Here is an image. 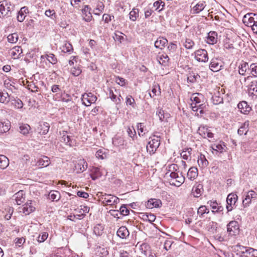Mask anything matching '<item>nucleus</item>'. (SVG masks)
Segmentation results:
<instances>
[{
	"label": "nucleus",
	"mask_w": 257,
	"mask_h": 257,
	"mask_svg": "<svg viewBox=\"0 0 257 257\" xmlns=\"http://www.w3.org/2000/svg\"><path fill=\"white\" fill-rule=\"evenodd\" d=\"M178 169V166L176 164H172L169 166V172L170 178L169 179V183L171 185H174L177 187L180 186L184 182L185 177L179 172L176 171ZM169 172H167L166 176Z\"/></svg>",
	"instance_id": "1"
},
{
	"label": "nucleus",
	"mask_w": 257,
	"mask_h": 257,
	"mask_svg": "<svg viewBox=\"0 0 257 257\" xmlns=\"http://www.w3.org/2000/svg\"><path fill=\"white\" fill-rule=\"evenodd\" d=\"M15 6L9 1L5 0L0 2V18L12 16Z\"/></svg>",
	"instance_id": "2"
},
{
	"label": "nucleus",
	"mask_w": 257,
	"mask_h": 257,
	"mask_svg": "<svg viewBox=\"0 0 257 257\" xmlns=\"http://www.w3.org/2000/svg\"><path fill=\"white\" fill-rule=\"evenodd\" d=\"M242 22L246 26L251 27L253 32L257 34V14H246L244 16Z\"/></svg>",
	"instance_id": "3"
},
{
	"label": "nucleus",
	"mask_w": 257,
	"mask_h": 257,
	"mask_svg": "<svg viewBox=\"0 0 257 257\" xmlns=\"http://www.w3.org/2000/svg\"><path fill=\"white\" fill-rule=\"evenodd\" d=\"M153 137L157 138L152 139L150 137V139H151V140L148 142L147 146V151L150 155L154 154L160 145V141L159 139V137L155 135H154Z\"/></svg>",
	"instance_id": "4"
},
{
	"label": "nucleus",
	"mask_w": 257,
	"mask_h": 257,
	"mask_svg": "<svg viewBox=\"0 0 257 257\" xmlns=\"http://www.w3.org/2000/svg\"><path fill=\"white\" fill-rule=\"evenodd\" d=\"M102 203L105 205H111L114 203H117L119 201V199L117 197L111 194H105L101 197Z\"/></svg>",
	"instance_id": "5"
},
{
	"label": "nucleus",
	"mask_w": 257,
	"mask_h": 257,
	"mask_svg": "<svg viewBox=\"0 0 257 257\" xmlns=\"http://www.w3.org/2000/svg\"><path fill=\"white\" fill-rule=\"evenodd\" d=\"M195 58L199 62H206L208 60V54L205 49H199L195 52Z\"/></svg>",
	"instance_id": "6"
},
{
	"label": "nucleus",
	"mask_w": 257,
	"mask_h": 257,
	"mask_svg": "<svg viewBox=\"0 0 257 257\" xmlns=\"http://www.w3.org/2000/svg\"><path fill=\"white\" fill-rule=\"evenodd\" d=\"M33 202L32 201H29L22 207L19 208V211L22 212L26 215H29L31 212H33L35 210V207L32 205Z\"/></svg>",
	"instance_id": "7"
},
{
	"label": "nucleus",
	"mask_w": 257,
	"mask_h": 257,
	"mask_svg": "<svg viewBox=\"0 0 257 257\" xmlns=\"http://www.w3.org/2000/svg\"><path fill=\"white\" fill-rule=\"evenodd\" d=\"M97 100V97L94 96L92 93H84L82 96V101L83 104L85 106H89L91 103L95 102Z\"/></svg>",
	"instance_id": "8"
},
{
	"label": "nucleus",
	"mask_w": 257,
	"mask_h": 257,
	"mask_svg": "<svg viewBox=\"0 0 257 257\" xmlns=\"http://www.w3.org/2000/svg\"><path fill=\"white\" fill-rule=\"evenodd\" d=\"M237 200V196L234 194H229L228 195L226 199V209L228 212L231 211L232 209V206L235 205Z\"/></svg>",
	"instance_id": "9"
},
{
	"label": "nucleus",
	"mask_w": 257,
	"mask_h": 257,
	"mask_svg": "<svg viewBox=\"0 0 257 257\" xmlns=\"http://www.w3.org/2000/svg\"><path fill=\"white\" fill-rule=\"evenodd\" d=\"M238 225L237 222L231 221L227 225V230L231 235H235L238 232Z\"/></svg>",
	"instance_id": "10"
},
{
	"label": "nucleus",
	"mask_w": 257,
	"mask_h": 257,
	"mask_svg": "<svg viewBox=\"0 0 257 257\" xmlns=\"http://www.w3.org/2000/svg\"><path fill=\"white\" fill-rule=\"evenodd\" d=\"M256 193L253 190H250L245 196V198L242 201L243 205L244 207L248 206L251 202V199L255 198L256 197Z\"/></svg>",
	"instance_id": "11"
},
{
	"label": "nucleus",
	"mask_w": 257,
	"mask_h": 257,
	"mask_svg": "<svg viewBox=\"0 0 257 257\" xmlns=\"http://www.w3.org/2000/svg\"><path fill=\"white\" fill-rule=\"evenodd\" d=\"M222 67V62L217 59H213L209 65L210 70L213 72L219 71Z\"/></svg>",
	"instance_id": "12"
},
{
	"label": "nucleus",
	"mask_w": 257,
	"mask_h": 257,
	"mask_svg": "<svg viewBox=\"0 0 257 257\" xmlns=\"http://www.w3.org/2000/svg\"><path fill=\"white\" fill-rule=\"evenodd\" d=\"M87 168V163L84 159L79 160L75 166V170L77 171V173L83 172Z\"/></svg>",
	"instance_id": "13"
},
{
	"label": "nucleus",
	"mask_w": 257,
	"mask_h": 257,
	"mask_svg": "<svg viewBox=\"0 0 257 257\" xmlns=\"http://www.w3.org/2000/svg\"><path fill=\"white\" fill-rule=\"evenodd\" d=\"M91 9L88 6L85 5L82 10V16L83 19L86 22H90L92 18V14L90 12Z\"/></svg>",
	"instance_id": "14"
},
{
	"label": "nucleus",
	"mask_w": 257,
	"mask_h": 257,
	"mask_svg": "<svg viewBox=\"0 0 257 257\" xmlns=\"http://www.w3.org/2000/svg\"><path fill=\"white\" fill-rule=\"evenodd\" d=\"M116 234L120 238L126 239L129 236L130 232L125 226H121L118 229Z\"/></svg>",
	"instance_id": "15"
},
{
	"label": "nucleus",
	"mask_w": 257,
	"mask_h": 257,
	"mask_svg": "<svg viewBox=\"0 0 257 257\" xmlns=\"http://www.w3.org/2000/svg\"><path fill=\"white\" fill-rule=\"evenodd\" d=\"M223 93L221 94L219 91L214 93V94L211 97V100L212 103L215 105H217L223 103Z\"/></svg>",
	"instance_id": "16"
},
{
	"label": "nucleus",
	"mask_w": 257,
	"mask_h": 257,
	"mask_svg": "<svg viewBox=\"0 0 257 257\" xmlns=\"http://www.w3.org/2000/svg\"><path fill=\"white\" fill-rule=\"evenodd\" d=\"M237 107L238 109L240 110V112L243 114H247L251 109V107L247 104V102L245 101L240 102L238 104Z\"/></svg>",
	"instance_id": "17"
},
{
	"label": "nucleus",
	"mask_w": 257,
	"mask_h": 257,
	"mask_svg": "<svg viewBox=\"0 0 257 257\" xmlns=\"http://www.w3.org/2000/svg\"><path fill=\"white\" fill-rule=\"evenodd\" d=\"M162 205V202L159 199H151L148 201L146 203V206L149 208H153L154 207H160Z\"/></svg>",
	"instance_id": "18"
},
{
	"label": "nucleus",
	"mask_w": 257,
	"mask_h": 257,
	"mask_svg": "<svg viewBox=\"0 0 257 257\" xmlns=\"http://www.w3.org/2000/svg\"><path fill=\"white\" fill-rule=\"evenodd\" d=\"M217 41V34L216 32L210 31L208 33L206 42L209 44H215Z\"/></svg>",
	"instance_id": "19"
},
{
	"label": "nucleus",
	"mask_w": 257,
	"mask_h": 257,
	"mask_svg": "<svg viewBox=\"0 0 257 257\" xmlns=\"http://www.w3.org/2000/svg\"><path fill=\"white\" fill-rule=\"evenodd\" d=\"M14 197L18 205H21L25 200V193L23 190H20L16 193Z\"/></svg>",
	"instance_id": "20"
},
{
	"label": "nucleus",
	"mask_w": 257,
	"mask_h": 257,
	"mask_svg": "<svg viewBox=\"0 0 257 257\" xmlns=\"http://www.w3.org/2000/svg\"><path fill=\"white\" fill-rule=\"evenodd\" d=\"M207 204L209 205L213 209V212H221L223 210V207L219 205L216 201H209L207 202Z\"/></svg>",
	"instance_id": "21"
},
{
	"label": "nucleus",
	"mask_w": 257,
	"mask_h": 257,
	"mask_svg": "<svg viewBox=\"0 0 257 257\" xmlns=\"http://www.w3.org/2000/svg\"><path fill=\"white\" fill-rule=\"evenodd\" d=\"M203 191V185L198 184L194 186L192 189V193L195 197H199L200 196Z\"/></svg>",
	"instance_id": "22"
},
{
	"label": "nucleus",
	"mask_w": 257,
	"mask_h": 257,
	"mask_svg": "<svg viewBox=\"0 0 257 257\" xmlns=\"http://www.w3.org/2000/svg\"><path fill=\"white\" fill-rule=\"evenodd\" d=\"M28 13V9L24 7L22 8L18 12L17 20L20 22H22L25 19L26 14Z\"/></svg>",
	"instance_id": "23"
},
{
	"label": "nucleus",
	"mask_w": 257,
	"mask_h": 257,
	"mask_svg": "<svg viewBox=\"0 0 257 257\" xmlns=\"http://www.w3.org/2000/svg\"><path fill=\"white\" fill-rule=\"evenodd\" d=\"M49 124L47 122L40 123L38 127L39 133L42 135H45L48 133L49 130Z\"/></svg>",
	"instance_id": "24"
},
{
	"label": "nucleus",
	"mask_w": 257,
	"mask_h": 257,
	"mask_svg": "<svg viewBox=\"0 0 257 257\" xmlns=\"http://www.w3.org/2000/svg\"><path fill=\"white\" fill-rule=\"evenodd\" d=\"M10 126L11 123L9 120H0V133L7 132L10 130Z\"/></svg>",
	"instance_id": "25"
},
{
	"label": "nucleus",
	"mask_w": 257,
	"mask_h": 257,
	"mask_svg": "<svg viewBox=\"0 0 257 257\" xmlns=\"http://www.w3.org/2000/svg\"><path fill=\"white\" fill-rule=\"evenodd\" d=\"M10 53L14 59H18L20 58V55L22 53V49L21 47L15 46L11 50Z\"/></svg>",
	"instance_id": "26"
},
{
	"label": "nucleus",
	"mask_w": 257,
	"mask_h": 257,
	"mask_svg": "<svg viewBox=\"0 0 257 257\" xmlns=\"http://www.w3.org/2000/svg\"><path fill=\"white\" fill-rule=\"evenodd\" d=\"M198 176V170L196 167L190 168L187 173V177L190 180H194Z\"/></svg>",
	"instance_id": "27"
},
{
	"label": "nucleus",
	"mask_w": 257,
	"mask_h": 257,
	"mask_svg": "<svg viewBox=\"0 0 257 257\" xmlns=\"http://www.w3.org/2000/svg\"><path fill=\"white\" fill-rule=\"evenodd\" d=\"M191 107L192 108V109L194 111L197 112L198 110H199V113L200 115L201 114H203L204 113V108L205 107V105H204L203 104H198L196 102H194L192 101V102L191 103Z\"/></svg>",
	"instance_id": "28"
},
{
	"label": "nucleus",
	"mask_w": 257,
	"mask_h": 257,
	"mask_svg": "<svg viewBox=\"0 0 257 257\" xmlns=\"http://www.w3.org/2000/svg\"><path fill=\"white\" fill-rule=\"evenodd\" d=\"M198 164L202 168H206L209 164V162L204 155L201 154L198 158Z\"/></svg>",
	"instance_id": "29"
},
{
	"label": "nucleus",
	"mask_w": 257,
	"mask_h": 257,
	"mask_svg": "<svg viewBox=\"0 0 257 257\" xmlns=\"http://www.w3.org/2000/svg\"><path fill=\"white\" fill-rule=\"evenodd\" d=\"M50 164V159L45 156H43L42 158H40L37 162L38 166H41L44 167H47Z\"/></svg>",
	"instance_id": "30"
},
{
	"label": "nucleus",
	"mask_w": 257,
	"mask_h": 257,
	"mask_svg": "<svg viewBox=\"0 0 257 257\" xmlns=\"http://www.w3.org/2000/svg\"><path fill=\"white\" fill-rule=\"evenodd\" d=\"M249 125V121H245L238 130V134L239 135H242L243 134L246 135L248 131Z\"/></svg>",
	"instance_id": "31"
},
{
	"label": "nucleus",
	"mask_w": 257,
	"mask_h": 257,
	"mask_svg": "<svg viewBox=\"0 0 257 257\" xmlns=\"http://www.w3.org/2000/svg\"><path fill=\"white\" fill-rule=\"evenodd\" d=\"M167 42L168 40L166 38L160 37L155 41V46L157 48L162 49Z\"/></svg>",
	"instance_id": "32"
},
{
	"label": "nucleus",
	"mask_w": 257,
	"mask_h": 257,
	"mask_svg": "<svg viewBox=\"0 0 257 257\" xmlns=\"http://www.w3.org/2000/svg\"><path fill=\"white\" fill-rule=\"evenodd\" d=\"M91 172L93 174L91 175V178L93 180L102 175L101 170L99 167H93L91 169Z\"/></svg>",
	"instance_id": "33"
},
{
	"label": "nucleus",
	"mask_w": 257,
	"mask_h": 257,
	"mask_svg": "<svg viewBox=\"0 0 257 257\" xmlns=\"http://www.w3.org/2000/svg\"><path fill=\"white\" fill-rule=\"evenodd\" d=\"M9 165V160L4 155H0V168L6 169Z\"/></svg>",
	"instance_id": "34"
},
{
	"label": "nucleus",
	"mask_w": 257,
	"mask_h": 257,
	"mask_svg": "<svg viewBox=\"0 0 257 257\" xmlns=\"http://www.w3.org/2000/svg\"><path fill=\"white\" fill-rule=\"evenodd\" d=\"M49 198L53 201H57L60 198V194L58 191H51L49 194Z\"/></svg>",
	"instance_id": "35"
},
{
	"label": "nucleus",
	"mask_w": 257,
	"mask_h": 257,
	"mask_svg": "<svg viewBox=\"0 0 257 257\" xmlns=\"http://www.w3.org/2000/svg\"><path fill=\"white\" fill-rule=\"evenodd\" d=\"M142 219L145 221H148L149 222L152 223L156 219V216L151 213H142Z\"/></svg>",
	"instance_id": "36"
},
{
	"label": "nucleus",
	"mask_w": 257,
	"mask_h": 257,
	"mask_svg": "<svg viewBox=\"0 0 257 257\" xmlns=\"http://www.w3.org/2000/svg\"><path fill=\"white\" fill-rule=\"evenodd\" d=\"M158 61L160 64L166 66L168 64L169 58L167 55L162 54L158 57Z\"/></svg>",
	"instance_id": "37"
},
{
	"label": "nucleus",
	"mask_w": 257,
	"mask_h": 257,
	"mask_svg": "<svg viewBox=\"0 0 257 257\" xmlns=\"http://www.w3.org/2000/svg\"><path fill=\"white\" fill-rule=\"evenodd\" d=\"M205 6L206 5L205 2L202 1L199 2L194 7L193 11L195 12V13H199L204 10Z\"/></svg>",
	"instance_id": "38"
},
{
	"label": "nucleus",
	"mask_w": 257,
	"mask_h": 257,
	"mask_svg": "<svg viewBox=\"0 0 257 257\" xmlns=\"http://www.w3.org/2000/svg\"><path fill=\"white\" fill-rule=\"evenodd\" d=\"M238 72L240 75H244L247 70H249V66L247 63L243 62L239 66Z\"/></svg>",
	"instance_id": "39"
},
{
	"label": "nucleus",
	"mask_w": 257,
	"mask_h": 257,
	"mask_svg": "<svg viewBox=\"0 0 257 257\" xmlns=\"http://www.w3.org/2000/svg\"><path fill=\"white\" fill-rule=\"evenodd\" d=\"M212 149L214 151L222 153L225 151V145L224 144V143L214 144L212 147Z\"/></svg>",
	"instance_id": "40"
},
{
	"label": "nucleus",
	"mask_w": 257,
	"mask_h": 257,
	"mask_svg": "<svg viewBox=\"0 0 257 257\" xmlns=\"http://www.w3.org/2000/svg\"><path fill=\"white\" fill-rule=\"evenodd\" d=\"M202 98H203L202 94H201V93H196L193 94L190 99L192 101L196 102L199 104H201V100Z\"/></svg>",
	"instance_id": "41"
},
{
	"label": "nucleus",
	"mask_w": 257,
	"mask_h": 257,
	"mask_svg": "<svg viewBox=\"0 0 257 257\" xmlns=\"http://www.w3.org/2000/svg\"><path fill=\"white\" fill-rule=\"evenodd\" d=\"M157 114L158 115L160 120L161 121L167 120V119L169 117L170 114L168 113H165L164 110L159 109L157 112Z\"/></svg>",
	"instance_id": "42"
},
{
	"label": "nucleus",
	"mask_w": 257,
	"mask_h": 257,
	"mask_svg": "<svg viewBox=\"0 0 257 257\" xmlns=\"http://www.w3.org/2000/svg\"><path fill=\"white\" fill-rule=\"evenodd\" d=\"M62 135L61 138V141L64 142L66 144L71 146V139L69 136L67 135V132L62 131L61 133Z\"/></svg>",
	"instance_id": "43"
},
{
	"label": "nucleus",
	"mask_w": 257,
	"mask_h": 257,
	"mask_svg": "<svg viewBox=\"0 0 257 257\" xmlns=\"http://www.w3.org/2000/svg\"><path fill=\"white\" fill-rule=\"evenodd\" d=\"M7 39H8V41L9 43H12V44L16 43L17 42L18 39H19L18 34L16 33H13L12 34H10L8 36Z\"/></svg>",
	"instance_id": "44"
},
{
	"label": "nucleus",
	"mask_w": 257,
	"mask_h": 257,
	"mask_svg": "<svg viewBox=\"0 0 257 257\" xmlns=\"http://www.w3.org/2000/svg\"><path fill=\"white\" fill-rule=\"evenodd\" d=\"M192 149L188 148L185 149V150H183L181 153V156L184 160H188L189 158H191V154Z\"/></svg>",
	"instance_id": "45"
},
{
	"label": "nucleus",
	"mask_w": 257,
	"mask_h": 257,
	"mask_svg": "<svg viewBox=\"0 0 257 257\" xmlns=\"http://www.w3.org/2000/svg\"><path fill=\"white\" fill-rule=\"evenodd\" d=\"M103 227L100 224H97L93 229V232L97 236L101 235L103 233Z\"/></svg>",
	"instance_id": "46"
},
{
	"label": "nucleus",
	"mask_w": 257,
	"mask_h": 257,
	"mask_svg": "<svg viewBox=\"0 0 257 257\" xmlns=\"http://www.w3.org/2000/svg\"><path fill=\"white\" fill-rule=\"evenodd\" d=\"M199 77L200 76L198 74L192 72L188 74L187 80L191 83H194L196 81L197 78Z\"/></svg>",
	"instance_id": "47"
},
{
	"label": "nucleus",
	"mask_w": 257,
	"mask_h": 257,
	"mask_svg": "<svg viewBox=\"0 0 257 257\" xmlns=\"http://www.w3.org/2000/svg\"><path fill=\"white\" fill-rule=\"evenodd\" d=\"M30 128L29 124H23L20 126V132L21 134L26 135L29 133Z\"/></svg>",
	"instance_id": "48"
},
{
	"label": "nucleus",
	"mask_w": 257,
	"mask_h": 257,
	"mask_svg": "<svg viewBox=\"0 0 257 257\" xmlns=\"http://www.w3.org/2000/svg\"><path fill=\"white\" fill-rule=\"evenodd\" d=\"M130 19L135 21L139 16V10L138 9H133L130 13Z\"/></svg>",
	"instance_id": "49"
},
{
	"label": "nucleus",
	"mask_w": 257,
	"mask_h": 257,
	"mask_svg": "<svg viewBox=\"0 0 257 257\" xmlns=\"http://www.w3.org/2000/svg\"><path fill=\"white\" fill-rule=\"evenodd\" d=\"M245 253L249 255V257H257V249L251 247H247L245 250Z\"/></svg>",
	"instance_id": "50"
},
{
	"label": "nucleus",
	"mask_w": 257,
	"mask_h": 257,
	"mask_svg": "<svg viewBox=\"0 0 257 257\" xmlns=\"http://www.w3.org/2000/svg\"><path fill=\"white\" fill-rule=\"evenodd\" d=\"M72 51V46L69 43H66L62 47V51L64 53H70Z\"/></svg>",
	"instance_id": "51"
},
{
	"label": "nucleus",
	"mask_w": 257,
	"mask_h": 257,
	"mask_svg": "<svg viewBox=\"0 0 257 257\" xmlns=\"http://www.w3.org/2000/svg\"><path fill=\"white\" fill-rule=\"evenodd\" d=\"M125 103L127 105H130L133 108L135 107V101L134 98L131 95H128L126 96Z\"/></svg>",
	"instance_id": "52"
},
{
	"label": "nucleus",
	"mask_w": 257,
	"mask_h": 257,
	"mask_svg": "<svg viewBox=\"0 0 257 257\" xmlns=\"http://www.w3.org/2000/svg\"><path fill=\"white\" fill-rule=\"evenodd\" d=\"M45 57L47 60L53 64H56L57 62L56 57L53 54H46Z\"/></svg>",
	"instance_id": "53"
},
{
	"label": "nucleus",
	"mask_w": 257,
	"mask_h": 257,
	"mask_svg": "<svg viewBox=\"0 0 257 257\" xmlns=\"http://www.w3.org/2000/svg\"><path fill=\"white\" fill-rule=\"evenodd\" d=\"M209 212V210L207 208V207L203 205L200 206L197 210V214L200 216H203L204 214H207Z\"/></svg>",
	"instance_id": "54"
},
{
	"label": "nucleus",
	"mask_w": 257,
	"mask_h": 257,
	"mask_svg": "<svg viewBox=\"0 0 257 257\" xmlns=\"http://www.w3.org/2000/svg\"><path fill=\"white\" fill-rule=\"evenodd\" d=\"M10 99L8 93L0 92V102L7 103Z\"/></svg>",
	"instance_id": "55"
},
{
	"label": "nucleus",
	"mask_w": 257,
	"mask_h": 257,
	"mask_svg": "<svg viewBox=\"0 0 257 257\" xmlns=\"http://www.w3.org/2000/svg\"><path fill=\"white\" fill-rule=\"evenodd\" d=\"M95 156L98 159L103 160L106 157V154L103 150L100 149L96 152Z\"/></svg>",
	"instance_id": "56"
},
{
	"label": "nucleus",
	"mask_w": 257,
	"mask_h": 257,
	"mask_svg": "<svg viewBox=\"0 0 257 257\" xmlns=\"http://www.w3.org/2000/svg\"><path fill=\"white\" fill-rule=\"evenodd\" d=\"M246 247L243 246L242 245L237 244L234 247V252L236 253L237 254H241V251H244V249H246Z\"/></svg>",
	"instance_id": "57"
},
{
	"label": "nucleus",
	"mask_w": 257,
	"mask_h": 257,
	"mask_svg": "<svg viewBox=\"0 0 257 257\" xmlns=\"http://www.w3.org/2000/svg\"><path fill=\"white\" fill-rule=\"evenodd\" d=\"M48 237V233L47 232H42L39 234L38 237V242L41 243L44 242Z\"/></svg>",
	"instance_id": "58"
},
{
	"label": "nucleus",
	"mask_w": 257,
	"mask_h": 257,
	"mask_svg": "<svg viewBox=\"0 0 257 257\" xmlns=\"http://www.w3.org/2000/svg\"><path fill=\"white\" fill-rule=\"evenodd\" d=\"M194 45V42L190 39H186L185 42L184 43V47L188 49H192Z\"/></svg>",
	"instance_id": "59"
},
{
	"label": "nucleus",
	"mask_w": 257,
	"mask_h": 257,
	"mask_svg": "<svg viewBox=\"0 0 257 257\" xmlns=\"http://www.w3.org/2000/svg\"><path fill=\"white\" fill-rule=\"evenodd\" d=\"M119 212L120 215L125 216L129 214L130 211L125 206L123 205L120 207Z\"/></svg>",
	"instance_id": "60"
},
{
	"label": "nucleus",
	"mask_w": 257,
	"mask_h": 257,
	"mask_svg": "<svg viewBox=\"0 0 257 257\" xmlns=\"http://www.w3.org/2000/svg\"><path fill=\"white\" fill-rule=\"evenodd\" d=\"M249 70L254 76H257V64L252 63L249 66Z\"/></svg>",
	"instance_id": "61"
},
{
	"label": "nucleus",
	"mask_w": 257,
	"mask_h": 257,
	"mask_svg": "<svg viewBox=\"0 0 257 257\" xmlns=\"http://www.w3.org/2000/svg\"><path fill=\"white\" fill-rule=\"evenodd\" d=\"M14 106L16 108H22L23 106V103L22 100L20 99H17L14 100V102L12 103Z\"/></svg>",
	"instance_id": "62"
},
{
	"label": "nucleus",
	"mask_w": 257,
	"mask_h": 257,
	"mask_svg": "<svg viewBox=\"0 0 257 257\" xmlns=\"http://www.w3.org/2000/svg\"><path fill=\"white\" fill-rule=\"evenodd\" d=\"M45 14L46 16L51 17L52 19H55L56 18L57 15L54 10H48L45 11Z\"/></svg>",
	"instance_id": "63"
},
{
	"label": "nucleus",
	"mask_w": 257,
	"mask_h": 257,
	"mask_svg": "<svg viewBox=\"0 0 257 257\" xmlns=\"http://www.w3.org/2000/svg\"><path fill=\"white\" fill-rule=\"evenodd\" d=\"M71 74L74 76H79L81 73V70L79 67H74L71 69Z\"/></svg>",
	"instance_id": "64"
}]
</instances>
